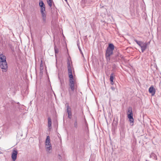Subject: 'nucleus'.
I'll return each instance as SVG.
<instances>
[{"label": "nucleus", "instance_id": "nucleus-21", "mask_svg": "<svg viewBox=\"0 0 161 161\" xmlns=\"http://www.w3.org/2000/svg\"><path fill=\"white\" fill-rule=\"evenodd\" d=\"M67 62V67H71L70 66V63L69 59H68Z\"/></svg>", "mask_w": 161, "mask_h": 161}, {"label": "nucleus", "instance_id": "nucleus-10", "mask_svg": "<svg viewBox=\"0 0 161 161\" xmlns=\"http://www.w3.org/2000/svg\"><path fill=\"white\" fill-rule=\"evenodd\" d=\"M17 152L16 150H14L12 154V158L13 160L14 161L16 160L17 158Z\"/></svg>", "mask_w": 161, "mask_h": 161}, {"label": "nucleus", "instance_id": "nucleus-20", "mask_svg": "<svg viewBox=\"0 0 161 161\" xmlns=\"http://www.w3.org/2000/svg\"><path fill=\"white\" fill-rule=\"evenodd\" d=\"M68 91H69V96H70V97H71V96H72V95L73 94V92L72 91L69 89Z\"/></svg>", "mask_w": 161, "mask_h": 161}, {"label": "nucleus", "instance_id": "nucleus-23", "mask_svg": "<svg viewBox=\"0 0 161 161\" xmlns=\"http://www.w3.org/2000/svg\"><path fill=\"white\" fill-rule=\"evenodd\" d=\"M105 56H106V58L107 60L108 61L110 60V56L108 57V56H107L106 55H105Z\"/></svg>", "mask_w": 161, "mask_h": 161}, {"label": "nucleus", "instance_id": "nucleus-22", "mask_svg": "<svg viewBox=\"0 0 161 161\" xmlns=\"http://www.w3.org/2000/svg\"><path fill=\"white\" fill-rule=\"evenodd\" d=\"M43 69V65H42V64H41L40 65V71L41 72L42 71Z\"/></svg>", "mask_w": 161, "mask_h": 161}, {"label": "nucleus", "instance_id": "nucleus-28", "mask_svg": "<svg viewBox=\"0 0 161 161\" xmlns=\"http://www.w3.org/2000/svg\"><path fill=\"white\" fill-rule=\"evenodd\" d=\"M114 66H115V64H114V65H113V66H114Z\"/></svg>", "mask_w": 161, "mask_h": 161}, {"label": "nucleus", "instance_id": "nucleus-17", "mask_svg": "<svg viewBox=\"0 0 161 161\" xmlns=\"http://www.w3.org/2000/svg\"><path fill=\"white\" fill-rule=\"evenodd\" d=\"M52 126V120L50 117L48 118V127H51Z\"/></svg>", "mask_w": 161, "mask_h": 161}, {"label": "nucleus", "instance_id": "nucleus-6", "mask_svg": "<svg viewBox=\"0 0 161 161\" xmlns=\"http://www.w3.org/2000/svg\"><path fill=\"white\" fill-rule=\"evenodd\" d=\"M75 83L74 79L73 78H71L69 79V89L73 92H74L75 88Z\"/></svg>", "mask_w": 161, "mask_h": 161}, {"label": "nucleus", "instance_id": "nucleus-5", "mask_svg": "<svg viewBox=\"0 0 161 161\" xmlns=\"http://www.w3.org/2000/svg\"><path fill=\"white\" fill-rule=\"evenodd\" d=\"M45 145L47 151L50 153L49 151L52 149V147L50 143V140L49 136H47L45 142Z\"/></svg>", "mask_w": 161, "mask_h": 161}, {"label": "nucleus", "instance_id": "nucleus-14", "mask_svg": "<svg viewBox=\"0 0 161 161\" xmlns=\"http://www.w3.org/2000/svg\"><path fill=\"white\" fill-rule=\"evenodd\" d=\"M150 158H152L153 159H154L155 160H157V159L156 155L153 153H151L150 155Z\"/></svg>", "mask_w": 161, "mask_h": 161}, {"label": "nucleus", "instance_id": "nucleus-2", "mask_svg": "<svg viewBox=\"0 0 161 161\" xmlns=\"http://www.w3.org/2000/svg\"><path fill=\"white\" fill-rule=\"evenodd\" d=\"M134 41L141 47L142 52L143 53L147 47L148 43L138 41L136 39H134Z\"/></svg>", "mask_w": 161, "mask_h": 161}, {"label": "nucleus", "instance_id": "nucleus-16", "mask_svg": "<svg viewBox=\"0 0 161 161\" xmlns=\"http://www.w3.org/2000/svg\"><path fill=\"white\" fill-rule=\"evenodd\" d=\"M114 74L113 73L111 74L110 77V80L111 82V85H113V80H114Z\"/></svg>", "mask_w": 161, "mask_h": 161}, {"label": "nucleus", "instance_id": "nucleus-1", "mask_svg": "<svg viewBox=\"0 0 161 161\" xmlns=\"http://www.w3.org/2000/svg\"><path fill=\"white\" fill-rule=\"evenodd\" d=\"M39 5L41 7L40 12L42 14V20L44 23H46V13L45 12V7L44 4L42 0H40Z\"/></svg>", "mask_w": 161, "mask_h": 161}, {"label": "nucleus", "instance_id": "nucleus-12", "mask_svg": "<svg viewBox=\"0 0 161 161\" xmlns=\"http://www.w3.org/2000/svg\"><path fill=\"white\" fill-rule=\"evenodd\" d=\"M68 71V75L69 79L73 78V76L72 73V69L71 67H67Z\"/></svg>", "mask_w": 161, "mask_h": 161}, {"label": "nucleus", "instance_id": "nucleus-7", "mask_svg": "<svg viewBox=\"0 0 161 161\" xmlns=\"http://www.w3.org/2000/svg\"><path fill=\"white\" fill-rule=\"evenodd\" d=\"M0 67L3 72H6L8 70V64L7 62L0 63Z\"/></svg>", "mask_w": 161, "mask_h": 161}, {"label": "nucleus", "instance_id": "nucleus-4", "mask_svg": "<svg viewBox=\"0 0 161 161\" xmlns=\"http://www.w3.org/2000/svg\"><path fill=\"white\" fill-rule=\"evenodd\" d=\"M127 114V117L129 119L130 123H134V119L133 117V112L131 107H129L128 108Z\"/></svg>", "mask_w": 161, "mask_h": 161}, {"label": "nucleus", "instance_id": "nucleus-8", "mask_svg": "<svg viewBox=\"0 0 161 161\" xmlns=\"http://www.w3.org/2000/svg\"><path fill=\"white\" fill-rule=\"evenodd\" d=\"M66 110L68 114V118L70 119H71L72 117V112L71 108L68 104L66 106Z\"/></svg>", "mask_w": 161, "mask_h": 161}, {"label": "nucleus", "instance_id": "nucleus-18", "mask_svg": "<svg viewBox=\"0 0 161 161\" xmlns=\"http://www.w3.org/2000/svg\"><path fill=\"white\" fill-rule=\"evenodd\" d=\"M47 2L49 6L51 7L52 6V3H53V0H47Z\"/></svg>", "mask_w": 161, "mask_h": 161}, {"label": "nucleus", "instance_id": "nucleus-15", "mask_svg": "<svg viewBox=\"0 0 161 161\" xmlns=\"http://www.w3.org/2000/svg\"><path fill=\"white\" fill-rule=\"evenodd\" d=\"M116 58L118 59H120L123 58V56L119 53H118L116 55Z\"/></svg>", "mask_w": 161, "mask_h": 161}, {"label": "nucleus", "instance_id": "nucleus-19", "mask_svg": "<svg viewBox=\"0 0 161 161\" xmlns=\"http://www.w3.org/2000/svg\"><path fill=\"white\" fill-rule=\"evenodd\" d=\"M54 49L55 55H56V54L58 53V49L57 47L56 46H55Z\"/></svg>", "mask_w": 161, "mask_h": 161}, {"label": "nucleus", "instance_id": "nucleus-3", "mask_svg": "<svg viewBox=\"0 0 161 161\" xmlns=\"http://www.w3.org/2000/svg\"><path fill=\"white\" fill-rule=\"evenodd\" d=\"M114 48V45L112 43H109L106 51L105 55H106L108 57L110 56L113 54Z\"/></svg>", "mask_w": 161, "mask_h": 161}, {"label": "nucleus", "instance_id": "nucleus-9", "mask_svg": "<svg viewBox=\"0 0 161 161\" xmlns=\"http://www.w3.org/2000/svg\"><path fill=\"white\" fill-rule=\"evenodd\" d=\"M149 92L151 94L152 96H154L155 93V90L153 86H151L149 89Z\"/></svg>", "mask_w": 161, "mask_h": 161}, {"label": "nucleus", "instance_id": "nucleus-11", "mask_svg": "<svg viewBox=\"0 0 161 161\" xmlns=\"http://www.w3.org/2000/svg\"><path fill=\"white\" fill-rule=\"evenodd\" d=\"M6 57L3 54H0V63L7 62Z\"/></svg>", "mask_w": 161, "mask_h": 161}, {"label": "nucleus", "instance_id": "nucleus-27", "mask_svg": "<svg viewBox=\"0 0 161 161\" xmlns=\"http://www.w3.org/2000/svg\"><path fill=\"white\" fill-rule=\"evenodd\" d=\"M65 1H66V2L67 1V0H65Z\"/></svg>", "mask_w": 161, "mask_h": 161}, {"label": "nucleus", "instance_id": "nucleus-26", "mask_svg": "<svg viewBox=\"0 0 161 161\" xmlns=\"http://www.w3.org/2000/svg\"><path fill=\"white\" fill-rule=\"evenodd\" d=\"M60 81L61 83H62V81H61V80H60Z\"/></svg>", "mask_w": 161, "mask_h": 161}, {"label": "nucleus", "instance_id": "nucleus-13", "mask_svg": "<svg viewBox=\"0 0 161 161\" xmlns=\"http://www.w3.org/2000/svg\"><path fill=\"white\" fill-rule=\"evenodd\" d=\"M74 127L76 129H77L78 127V122L76 117L75 119L74 120Z\"/></svg>", "mask_w": 161, "mask_h": 161}, {"label": "nucleus", "instance_id": "nucleus-25", "mask_svg": "<svg viewBox=\"0 0 161 161\" xmlns=\"http://www.w3.org/2000/svg\"><path fill=\"white\" fill-rule=\"evenodd\" d=\"M79 47V50H80V52H81V50H80V48H79V47Z\"/></svg>", "mask_w": 161, "mask_h": 161}, {"label": "nucleus", "instance_id": "nucleus-24", "mask_svg": "<svg viewBox=\"0 0 161 161\" xmlns=\"http://www.w3.org/2000/svg\"><path fill=\"white\" fill-rule=\"evenodd\" d=\"M111 89H112V90H113V91L115 89V87H114V86H112V87H111Z\"/></svg>", "mask_w": 161, "mask_h": 161}]
</instances>
